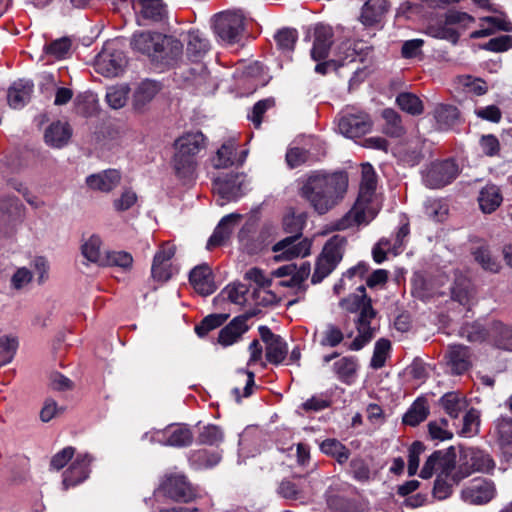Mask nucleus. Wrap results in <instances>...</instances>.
<instances>
[{"label": "nucleus", "instance_id": "f257e3e1", "mask_svg": "<svg viewBox=\"0 0 512 512\" xmlns=\"http://www.w3.org/2000/svg\"><path fill=\"white\" fill-rule=\"evenodd\" d=\"M348 188V177L344 172L310 175L300 188V196L319 215H324L343 199Z\"/></svg>", "mask_w": 512, "mask_h": 512}, {"label": "nucleus", "instance_id": "f03ea898", "mask_svg": "<svg viewBox=\"0 0 512 512\" xmlns=\"http://www.w3.org/2000/svg\"><path fill=\"white\" fill-rule=\"evenodd\" d=\"M377 187V175L370 163L362 164L358 197L351 209L341 218L331 222L333 231H344L372 221L377 210L373 197Z\"/></svg>", "mask_w": 512, "mask_h": 512}, {"label": "nucleus", "instance_id": "7ed1b4c3", "mask_svg": "<svg viewBox=\"0 0 512 512\" xmlns=\"http://www.w3.org/2000/svg\"><path fill=\"white\" fill-rule=\"evenodd\" d=\"M341 306L351 313H358L356 327L358 335L350 343L349 349L352 351L361 350L374 336V329L371 327V321L376 316V311L372 307L371 299L366 294L363 285L357 288V292L341 301Z\"/></svg>", "mask_w": 512, "mask_h": 512}, {"label": "nucleus", "instance_id": "20e7f679", "mask_svg": "<svg viewBox=\"0 0 512 512\" xmlns=\"http://www.w3.org/2000/svg\"><path fill=\"white\" fill-rule=\"evenodd\" d=\"M175 153L172 166L179 179H191L195 173L197 154L205 148V136L202 132L186 133L174 143Z\"/></svg>", "mask_w": 512, "mask_h": 512}, {"label": "nucleus", "instance_id": "39448f33", "mask_svg": "<svg viewBox=\"0 0 512 512\" xmlns=\"http://www.w3.org/2000/svg\"><path fill=\"white\" fill-rule=\"evenodd\" d=\"M245 20L246 17L240 9L219 12L213 17L214 33L226 44L238 43L245 29Z\"/></svg>", "mask_w": 512, "mask_h": 512}, {"label": "nucleus", "instance_id": "423d86ee", "mask_svg": "<svg viewBox=\"0 0 512 512\" xmlns=\"http://www.w3.org/2000/svg\"><path fill=\"white\" fill-rule=\"evenodd\" d=\"M461 464L453 475V479L458 482L474 472L490 473L495 468V462L492 457L483 450L470 448L461 455Z\"/></svg>", "mask_w": 512, "mask_h": 512}, {"label": "nucleus", "instance_id": "0eeeda50", "mask_svg": "<svg viewBox=\"0 0 512 512\" xmlns=\"http://www.w3.org/2000/svg\"><path fill=\"white\" fill-rule=\"evenodd\" d=\"M160 490L164 496L182 503L191 502L198 495L187 477L180 473L166 475L160 484Z\"/></svg>", "mask_w": 512, "mask_h": 512}, {"label": "nucleus", "instance_id": "6e6552de", "mask_svg": "<svg viewBox=\"0 0 512 512\" xmlns=\"http://www.w3.org/2000/svg\"><path fill=\"white\" fill-rule=\"evenodd\" d=\"M460 169L454 159L436 161L423 174L425 186L439 189L450 184L459 175Z\"/></svg>", "mask_w": 512, "mask_h": 512}, {"label": "nucleus", "instance_id": "1a4fd4ad", "mask_svg": "<svg viewBox=\"0 0 512 512\" xmlns=\"http://www.w3.org/2000/svg\"><path fill=\"white\" fill-rule=\"evenodd\" d=\"M127 59L123 51L106 44L96 58V70L105 77H116L123 72Z\"/></svg>", "mask_w": 512, "mask_h": 512}, {"label": "nucleus", "instance_id": "9d476101", "mask_svg": "<svg viewBox=\"0 0 512 512\" xmlns=\"http://www.w3.org/2000/svg\"><path fill=\"white\" fill-rule=\"evenodd\" d=\"M456 463V454L453 447L447 450L434 451L424 463L420 477L429 479L434 472H440L441 475L448 476L454 469Z\"/></svg>", "mask_w": 512, "mask_h": 512}, {"label": "nucleus", "instance_id": "9b49d317", "mask_svg": "<svg viewBox=\"0 0 512 512\" xmlns=\"http://www.w3.org/2000/svg\"><path fill=\"white\" fill-rule=\"evenodd\" d=\"M372 128L370 116L362 111L344 112L338 120L339 132L348 138L360 137Z\"/></svg>", "mask_w": 512, "mask_h": 512}, {"label": "nucleus", "instance_id": "f8f14e48", "mask_svg": "<svg viewBox=\"0 0 512 512\" xmlns=\"http://www.w3.org/2000/svg\"><path fill=\"white\" fill-rule=\"evenodd\" d=\"M496 495V487L492 480L475 478L461 491L462 499L474 505H483L490 502Z\"/></svg>", "mask_w": 512, "mask_h": 512}, {"label": "nucleus", "instance_id": "ddd939ff", "mask_svg": "<svg viewBox=\"0 0 512 512\" xmlns=\"http://www.w3.org/2000/svg\"><path fill=\"white\" fill-rule=\"evenodd\" d=\"M311 242L307 238L288 236L276 244L272 250L277 253L276 261L292 260L297 257H305L310 253Z\"/></svg>", "mask_w": 512, "mask_h": 512}, {"label": "nucleus", "instance_id": "4468645a", "mask_svg": "<svg viewBox=\"0 0 512 512\" xmlns=\"http://www.w3.org/2000/svg\"><path fill=\"white\" fill-rule=\"evenodd\" d=\"M152 440L165 446L187 447L193 442V433L187 425L172 424L155 431Z\"/></svg>", "mask_w": 512, "mask_h": 512}, {"label": "nucleus", "instance_id": "2eb2a0df", "mask_svg": "<svg viewBox=\"0 0 512 512\" xmlns=\"http://www.w3.org/2000/svg\"><path fill=\"white\" fill-rule=\"evenodd\" d=\"M133 8L137 21L142 26L163 23L167 19V7L162 0H137Z\"/></svg>", "mask_w": 512, "mask_h": 512}, {"label": "nucleus", "instance_id": "dca6fc26", "mask_svg": "<svg viewBox=\"0 0 512 512\" xmlns=\"http://www.w3.org/2000/svg\"><path fill=\"white\" fill-rule=\"evenodd\" d=\"M260 337L266 345L265 357L274 365L281 364L287 357L288 347L286 341L277 334H274L267 326H259Z\"/></svg>", "mask_w": 512, "mask_h": 512}, {"label": "nucleus", "instance_id": "f3484780", "mask_svg": "<svg viewBox=\"0 0 512 512\" xmlns=\"http://www.w3.org/2000/svg\"><path fill=\"white\" fill-rule=\"evenodd\" d=\"M93 460L92 455L88 453H80L75 457L68 469L63 473L62 484L64 490L84 482L89 477L90 465Z\"/></svg>", "mask_w": 512, "mask_h": 512}, {"label": "nucleus", "instance_id": "a211bd4d", "mask_svg": "<svg viewBox=\"0 0 512 512\" xmlns=\"http://www.w3.org/2000/svg\"><path fill=\"white\" fill-rule=\"evenodd\" d=\"M245 176L242 174L227 175L217 178L213 183L214 191L224 201H236L245 193Z\"/></svg>", "mask_w": 512, "mask_h": 512}, {"label": "nucleus", "instance_id": "6ab92c4d", "mask_svg": "<svg viewBox=\"0 0 512 512\" xmlns=\"http://www.w3.org/2000/svg\"><path fill=\"white\" fill-rule=\"evenodd\" d=\"M183 44L180 40L164 35L153 62L163 67H173L182 59Z\"/></svg>", "mask_w": 512, "mask_h": 512}, {"label": "nucleus", "instance_id": "aec40b11", "mask_svg": "<svg viewBox=\"0 0 512 512\" xmlns=\"http://www.w3.org/2000/svg\"><path fill=\"white\" fill-rule=\"evenodd\" d=\"M247 153L246 150H243L238 155L236 142L228 140L216 151L215 155L211 158V163L216 169L242 165L247 157Z\"/></svg>", "mask_w": 512, "mask_h": 512}, {"label": "nucleus", "instance_id": "412c9836", "mask_svg": "<svg viewBox=\"0 0 512 512\" xmlns=\"http://www.w3.org/2000/svg\"><path fill=\"white\" fill-rule=\"evenodd\" d=\"M189 281L195 291L202 296H208L217 289L211 268L207 264L194 267L189 274Z\"/></svg>", "mask_w": 512, "mask_h": 512}, {"label": "nucleus", "instance_id": "4be33fe9", "mask_svg": "<svg viewBox=\"0 0 512 512\" xmlns=\"http://www.w3.org/2000/svg\"><path fill=\"white\" fill-rule=\"evenodd\" d=\"M249 315H239L233 318L225 327L219 331L218 342L224 347L230 346L241 339L242 335L249 329L247 320Z\"/></svg>", "mask_w": 512, "mask_h": 512}, {"label": "nucleus", "instance_id": "5701e85b", "mask_svg": "<svg viewBox=\"0 0 512 512\" xmlns=\"http://www.w3.org/2000/svg\"><path fill=\"white\" fill-rule=\"evenodd\" d=\"M333 43V30L329 26L317 25L314 29V41L311 49V57L315 61H321L328 57Z\"/></svg>", "mask_w": 512, "mask_h": 512}, {"label": "nucleus", "instance_id": "b1692460", "mask_svg": "<svg viewBox=\"0 0 512 512\" xmlns=\"http://www.w3.org/2000/svg\"><path fill=\"white\" fill-rule=\"evenodd\" d=\"M33 89L31 80L19 79L13 82L7 92L8 105L13 109L23 108L30 101Z\"/></svg>", "mask_w": 512, "mask_h": 512}, {"label": "nucleus", "instance_id": "393cba45", "mask_svg": "<svg viewBox=\"0 0 512 512\" xmlns=\"http://www.w3.org/2000/svg\"><path fill=\"white\" fill-rule=\"evenodd\" d=\"M210 50L209 40L199 30H190L187 34L186 55L194 63H199Z\"/></svg>", "mask_w": 512, "mask_h": 512}, {"label": "nucleus", "instance_id": "a878e982", "mask_svg": "<svg viewBox=\"0 0 512 512\" xmlns=\"http://www.w3.org/2000/svg\"><path fill=\"white\" fill-rule=\"evenodd\" d=\"M121 181V174L116 169L104 170L97 174H92L86 178V184L93 190L101 192H110L116 188Z\"/></svg>", "mask_w": 512, "mask_h": 512}, {"label": "nucleus", "instance_id": "bb28decb", "mask_svg": "<svg viewBox=\"0 0 512 512\" xmlns=\"http://www.w3.org/2000/svg\"><path fill=\"white\" fill-rule=\"evenodd\" d=\"M477 201L480 210L484 214H491L496 211L503 202L502 192L497 185L493 183L486 184L479 191Z\"/></svg>", "mask_w": 512, "mask_h": 512}, {"label": "nucleus", "instance_id": "cd10ccee", "mask_svg": "<svg viewBox=\"0 0 512 512\" xmlns=\"http://www.w3.org/2000/svg\"><path fill=\"white\" fill-rule=\"evenodd\" d=\"M447 364L454 374L461 375L471 366L469 348L464 345H452L446 354Z\"/></svg>", "mask_w": 512, "mask_h": 512}, {"label": "nucleus", "instance_id": "c85d7f7f", "mask_svg": "<svg viewBox=\"0 0 512 512\" xmlns=\"http://www.w3.org/2000/svg\"><path fill=\"white\" fill-rule=\"evenodd\" d=\"M163 37L160 33L142 32L133 36L131 45L134 50L146 54L154 61Z\"/></svg>", "mask_w": 512, "mask_h": 512}, {"label": "nucleus", "instance_id": "c756f323", "mask_svg": "<svg viewBox=\"0 0 512 512\" xmlns=\"http://www.w3.org/2000/svg\"><path fill=\"white\" fill-rule=\"evenodd\" d=\"M489 342L496 348L512 351V327L501 321L489 324Z\"/></svg>", "mask_w": 512, "mask_h": 512}, {"label": "nucleus", "instance_id": "7c9ffc66", "mask_svg": "<svg viewBox=\"0 0 512 512\" xmlns=\"http://www.w3.org/2000/svg\"><path fill=\"white\" fill-rule=\"evenodd\" d=\"M388 9L387 0H367L362 7L360 21L365 26H373L382 20Z\"/></svg>", "mask_w": 512, "mask_h": 512}, {"label": "nucleus", "instance_id": "2f4dec72", "mask_svg": "<svg viewBox=\"0 0 512 512\" xmlns=\"http://www.w3.org/2000/svg\"><path fill=\"white\" fill-rule=\"evenodd\" d=\"M498 442L507 463L512 464V418L501 417L496 422Z\"/></svg>", "mask_w": 512, "mask_h": 512}, {"label": "nucleus", "instance_id": "473e14b6", "mask_svg": "<svg viewBox=\"0 0 512 512\" xmlns=\"http://www.w3.org/2000/svg\"><path fill=\"white\" fill-rule=\"evenodd\" d=\"M239 219L237 214H229L224 216L219 224L216 226L213 234L210 236L207 242V249L222 245L231 235L233 226Z\"/></svg>", "mask_w": 512, "mask_h": 512}, {"label": "nucleus", "instance_id": "72a5a7b5", "mask_svg": "<svg viewBox=\"0 0 512 512\" xmlns=\"http://www.w3.org/2000/svg\"><path fill=\"white\" fill-rule=\"evenodd\" d=\"M71 137V129L67 123H52L45 131V142L55 148L66 145Z\"/></svg>", "mask_w": 512, "mask_h": 512}, {"label": "nucleus", "instance_id": "f704fd0d", "mask_svg": "<svg viewBox=\"0 0 512 512\" xmlns=\"http://www.w3.org/2000/svg\"><path fill=\"white\" fill-rule=\"evenodd\" d=\"M434 118L440 130H448L460 122V113L453 105L441 104L435 108Z\"/></svg>", "mask_w": 512, "mask_h": 512}, {"label": "nucleus", "instance_id": "c9c22d12", "mask_svg": "<svg viewBox=\"0 0 512 512\" xmlns=\"http://www.w3.org/2000/svg\"><path fill=\"white\" fill-rule=\"evenodd\" d=\"M160 91V85L156 81L144 80L136 88L133 94V105L135 109L141 110Z\"/></svg>", "mask_w": 512, "mask_h": 512}, {"label": "nucleus", "instance_id": "e433bc0d", "mask_svg": "<svg viewBox=\"0 0 512 512\" xmlns=\"http://www.w3.org/2000/svg\"><path fill=\"white\" fill-rule=\"evenodd\" d=\"M439 403L451 418H457L468 406L466 397L458 392L445 393Z\"/></svg>", "mask_w": 512, "mask_h": 512}, {"label": "nucleus", "instance_id": "4c0bfd02", "mask_svg": "<svg viewBox=\"0 0 512 512\" xmlns=\"http://www.w3.org/2000/svg\"><path fill=\"white\" fill-rule=\"evenodd\" d=\"M346 244L347 239L344 236L334 235L327 241L320 256L337 266L342 260Z\"/></svg>", "mask_w": 512, "mask_h": 512}, {"label": "nucleus", "instance_id": "58836bf2", "mask_svg": "<svg viewBox=\"0 0 512 512\" xmlns=\"http://www.w3.org/2000/svg\"><path fill=\"white\" fill-rule=\"evenodd\" d=\"M357 368V359L353 356L342 357L333 364L334 373L345 384H351L354 381Z\"/></svg>", "mask_w": 512, "mask_h": 512}, {"label": "nucleus", "instance_id": "ea45409f", "mask_svg": "<svg viewBox=\"0 0 512 512\" xmlns=\"http://www.w3.org/2000/svg\"><path fill=\"white\" fill-rule=\"evenodd\" d=\"M384 123L382 132L390 137L399 138L405 134V128L402 124L401 116L393 109L386 108L382 111Z\"/></svg>", "mask_w": 512, "mask_h": 512}, {"label": "nucleus", "instance_id": "a19ab883", "mask_svg": "<svg viewBox=\"0 0 512 512\" xmlns=\"http://www.w3.org/2000/svg\"><path fill=\"white\" fill-rule=\"evenodd\" d=\"M429 415V406L425 398H417L403 416V423L409 426H417Z\"/></svg>", "mask_w": 512, "mask_h": 512}, {"label": "nucleus", "instance_id": "79ce46f5", "mask_svg": "<svg viewBox=\"0 0 512 512\" xmlns=\"http://www.w3.org/2000/svg\"><path fill=\"white\" fill-rule=\"evenodd\" d=\"M483 22L488 24L487 27H482L479 30L473 31L470 34L472 39H479L483 37H487L492 35L496 30H501L505 32L512 31V23L502 18L498 17H484L481 19Z\"/></svg>", "mask_w": 512, "mask_h": 512}, {"label": "nucleus", "instance_id": "37998d69", "mask_svg": "<svg viewBox=\"0 0 512 512\" xmlns=\"http://www.w3.org/2000/svg\"><path fill=\"white\" fill-rule=\"evenodd\" d=\"M189 461L195 469H208L221 461V454L206 449H200L190 454Z\"/></svg>", "mask_w": 512, "mask_h": 512}, {"label": "nucleus", "instance_id": "c03bdc74", "mask_svg": "<svg viewBox=\"0 0 512 512\" xmlns=\"http://www.w3.org/2000/svg\"><path fill=\"white\" fill-rule=\"evenodd\" d=\"M320 450L324 454L334 457L339 464L347 462L350 456L349 449L335 438H328L322 441L320 444Z\"/></svg>", "mask_w": 512, "mask_h": 512}, {"label": "nucleus", "instance_id": "a18cd8bd", "mask_svg": "<svg viewBox=\"0 0 512 512\" xmlns=\"http://www.w3.org/2000/svg\"><path fill=\"white\" fill-rule=\"evenodd\" d=\"M101 245L102 241L99 236H90L81 246L82 255L88 261L102 266L105 254L101 252Z\"/></svg>", "mask_w": 512, "mask_h": 512}, {"label": "nucleus", "instance_id": "49530a36", "mask_svg": "<svg viewBox=\"0 0 512 512\" xmlns=\"http://www.w3.org/2000/svg\"><path fill=\"white\" fill-rule=\"evenodd\" d=\"M459 334L469 342L489 341V326L485 328L480 322L466 323L460 328Z\"/></svg>", "mask_w": 512, "mask_h": 512}, {"label": "nucleus", "instance_id": "de8ad7c7", "mask_svg": "<svg viewBox=\"0 0 512 512\" xmlns=\"http://www.w3.org/2000/svg\"><path fill=\"white\" fill-rule=\"evenodd\" d=\"M397 105L401 110L411 115H420L424 111L423 102L421 99L409 92L400 93L396 98Z\"/></svg>", "mask_w": 512, "mask_h": 512}, {"label": "nucleus", "instance_id": "09e8293b", "mask_svg": "<svg viewBox=\"0 0 512 512\" xmlns=\"http://www.w3.org/2000/svg\"><path fill=\"white\" fill-rule=\"evenodd\" d=\"M277 493L285 499L288 500H300L304 497L303 493V485L301 483V478H298V481L295 482L290 479H283L277 488Z\"/></svg>", "mask_w": 512, "mask_h": 512}, {"label": "nucleus", "instance_id": "8fccbe9b", "mask_svg": "<svg viewBox=\"0 0 512 512\" xmlns=\"http://www.w3.org/2000/svg\"><path fill=\"white\" fill-rule=\"evenodd\" d=\"M476 262L484 269L490 272H498L500 263L492 256L488 246L482 245L473 251Z\"/></svg>", "mask_w": 512, "mask_h": 512}, {"label": "nucleus", "instance_id": "3c124183", "mask_svg": "<svg viewBox=\"0 0 512 512\" xmlns=\"http://www.w3.org/2000/svg\"><path fill=\"white\" fill-rule=\"evenodd\" d=\"M133 257L126 251H109L105 253L102 266H116L123 270L131 269Z\"/></svg>", "mask_w": 512, "mask_h": 512}, {"label": "nucleus", "instance_id": "603ef678", "mask_svg": "<svg viewBox=\"0 0 512 512\" xmlns=\"http://www.w3.org/2000/svg\"><path fill=\"white\" fill-rule=\"evenodd\" d=\"M278 48L284 53H290L294 50L298 39V33L293 28H283L279 30L275 36Z\"/></svg>", "mask_w": 512, "mask_h": 512}, {"label": "nucleus", "instance_id": "864d4df0", "mask_svg": "<svg viewBox=\"0 0 512 512\" xmlns=\"http://www.w3.org/2000/svg\"><path fill=\"white\" fill-rule=\"evenodd\" d=\"M344 337L340 327L333 323H328L321 333L320 345L333 348L338 346L344 340Z\"/></svg>", "mask_w": 512, "mask_h": 512}, {"label": "nucleus", "instance_id": "5fc2aeb1", "mask_svg": "<svg viewBox=\"0 0 512 512\" xmlns=\"http://www.w3.org/2000/svg\"><path fill=\"white\" fill-rule=\"evenodd\" d=\"M390 350L391 342L388 339L381 338L378 341H376L370 366L373 369L382 368L385 365Z\"/></svg>", "mask_w": 512, "mask_h": 512}, {"label": "nucleus", "instance_id": "6e6d98bb", "mask_svg": "<svg viewBox=\"0 0 512 512\" xmlns=\"http://www.w3.org/2000/svg\"><path fill=\"white\" fill-rule=\"evenodd\" d=\"M448 426V420L445 418L430 421L427 425L430 438L439 441L452 439L453 433L448 429Z\"/></svg>", "mask_w": 512, "mask_h": 512}, {"label": "nucleus", "instance_id": "4d7b16f0", "mask_svg": "<svg viewBox=\"0 0 512 512\" xmlns=\"http://www.w3.org/2000/svg\"><path fill=\"white\" fill-rule=\"evenodd\" d=\"M228 314H210L200 324L195 326V332L199 337L206 336L211 330L220 327L228 319Z\"/></svg>", "mask_w": 512, "mask_h": 512}, {"label": "nucleus", "instance_id": "13d9d810", "mask_svg": "<svg viewBox=\"0 0 512 512\" xmlns=\"http://www.w3.org/2000/svg\"><path fill=\"white\" fill-rule=\"evenodd\" d=\"M449 26L450 24H446L445 20L444 23L440 22L429 25L427 31L428 34L432 37L445 39L452 42L453 44H456L459 40V33Z\"/></svg>", "mask_w": 512, "mask_h": 512}, {"label": "nucleus", "instance_id": "bf43d9fd", "mask_svg": "<svg viewBox=\"0 0 512 512\" xmlns=\"http://www.w3.org/2000/svg\"><path fill=\"white\" fill-rule=\"evenodd\" d=\"M480 415L479 411L475 408L469 409L463 417V425L460 430V435L471 437L479 432Z\"/></svg>", "mask_w": 512, "mask_h": 512}, {"label": "nucleus", "instance_id": "052dcab7", "mask_svg": "<svg viewBox=\"0 0 512 512\" xmlns=\"http://www.w3.org/2000/svg\"><path fill=\"white\" fill-rule=\"evenodd\" d=\"M128 94L127 86H113L107 89L106 101L111 108L120 109L126 104Z\"/></svg>", "mask_w": 512, "mask_h": 512}, {"label": "nucleus", "instance_id": "680f3d73", "mask_svg": "<svg viewBox=\"0 0 512 512\" xmlns=\"http://www.w3.org/2000/svg\"><path fill=\"white\" fill-rule=\"evenodd\" d=\"M23 204L15 196H2L0 197V211L9 217H20L23 210Z\"/></svg>", "mask_w": 512, "mask_h": 512}, {"label": "nucleus", "instance_id": "e2e57ef3", "mask_svg": "<svg viewBox=\"0 0 512 512\" xmlns=\"http://www.w3.org/2000/svg\"><path fill=\"white\" fill-rule=\"evenodd\" d=\"M247 293L248 288L246 285L242 283H234L226 286L222 290L221 295L234 304H243L246 301L245 296Z\"/></svg>", "mask_w": 512, "mask_h": 512}, {"label": "nucleus", "instance_id": "0e129e2a", "mask_svg": "<svg viewBox=\"0 0 512 512\" xmlns=\"http://www.w3.org/2000/svg\"><path fill=\"white\" fill-rule=\"evenodd\" d=\"M306 222V216L304 214L299 215H287L283 219V227L287 233L292 234L291 236L302 237V230Z\"/></svg>", "mask_w": 512, "mask_h": 512}, {"label": "nucleus", "instance_id": "69168bd1", "mask_svg": "<svg viewBox=\"0 0 512 512\" xmlns=\"http://www.w3.org/2000/svg\"><path fill=\"white\" fill-rule=\"evenodd\" d=\"M224 435L222 430L216 425H208L203 428L199 434V442L205 445H218L223 441Z\"/></svg>", "mask_w": 512, "mask_h": 512}, {"label": "nucleus", "instance_id": "338daca9", "mask_svg": "<svg viewBox=\"0 0 512 512\" xmlns=\"http://www.w3.org/2000/svg\"><path fill=\"white\" fill-rule=\"evenodd\" d=\"M18 343L14 338L0 337V366L10 363L16 353Z\"/></svg>", "mask_w": 512, "mask_h": 512}, {"label": "nucleus", "instance_id": "774afa93", "mask_svg": "<svg viewBox=\"0 0 512 512\" xmlns=\"http://www.w3.org/2000/svg\"><path fill=\"white\" fill-rule=\"evenodd\" d=\"M481 48L492 52H505L512 48V36L500 35L491 38L487 43L481 45Z\"/></svg>", "mask_w": 512, "mask_h": 512}]
</instances>
